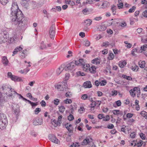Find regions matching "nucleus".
Returning <instances> with one entry per match:
<instances>
[{
  "mask_svg": "<svg viewBox=\"0 0 147 147\" xmlns=\"http://www.w3.org/2000/svg\"><path fill=\"white\" fill-rule=\"evenodd\" d=\"M47 74H48L49 77L51 76L53 73V70H51L49 71H48L47 72Z\"/></svg>",
  "mask_w": 147,
  "mask_h": 147,
  "instance_id": "e2e57ef3",
  "label": "nucleus"
},
{
  "mask_svg": "<svg viewBox=\"0 0 147 147\" xmlns=\"http://www.w3.org/2000/svg\"><path fill=\"white\" fill-rule=\"evenodd\" d=\"M100 85L101 86H104L105 85L107 84V82L105 80H103L100 82Z\"/></svg>",
  "mask_w": 147,
  "mask_h": 147,
  "instance_id": "6e6d98bb",
  "label": "nucleus"
},
{
  "mask_svg": "<svg viewBox=\"0 0 147 147\" xmlns=\"http://www.w3.org/2000/svg\"><path fill=\"white\" fill-rule=\"evenodd\" d=\"M11 11V18L13 23L15 25L18 24L19 27L24 25L25 18L22 12L18 9L16 2L13 3Z\"/></svg>",
  "mask_w": 147,
  "mask_h": 147,
  "instance_id": "f257e3e1",
  "label": "nucleus"
},
{
  "mask_svg": "<svg viewBox=\"0 0 147 147\" xmlns=\"http://www.w3.org/2000/svg\"><path fill=\"white\" fill-rule=\"evenodd\" d=\"M72 101L70 99L67 98L65 99V104H70L72 103Z\"/></svg>",
  "mask_w": 147,
  "mask_h": 147,
  "instance_id": "79ce46f5",
  "label": "nucleus"
},
{
  "mask_svg": "<svg viewBox=\"0 0 147 147\" xmlns=\"http://www.w3.org/2000/svg\"><path fill=\"white\" fill-rule=\"evenodd\" d=\"M59 103V99L56 98L54 100V103L56 105H57Z\"/></svg>",
  "mask_w": 147,
  "mask_h": 147,
  "instance_id": "864d4df0",
  "label": "nucleus"
},
{
  "mask_svg": "<svg viewBox=\"0 0 147 147\" xmlns=\"http://www.w3.org/2000/svg\"><path fill=\"white\" fill-rule=\"evenodd\" d=\"M74 119V116L71 114H70L69 115L68 117V119L69 121H72Z\"/></svg>",
  "mask_w": 147,
  "mask_h": 147,
  "instance_id": "680f3d73",
  "label": "nucleus"
},
{
  "mask_svg": "<svg viewBox=\"0 0 147 147\" xmlns=\"http://www.w3.org/2000/svg\"><path fill=\"white\" fill-rule=\"evenodd\" d=\"M140 136L142 140H144L146 138L145 135L143 133H141L140 134Z\"/></svg>",
  "mask_w": 147,
  "mask_h": 147,
  "instance_id": "338daca9",
  "label": "nucleus"
},
{
  "mask_svg": "<svg viewBox=\"0 0 147 147\" xmlns=\"http://www.w3.org/2000/svg\"><path fill=\"white\" fill-rule=\"evenodd\" d=\"M64 69V65H62L59 67L56 71V74L57 75H59Z\"/></svg>",
  "mask_w": 147,
  "mask_h": 147,
  "instance_id": "ddd939ff",
  "label": "nucleus"
},
{
  "mask_svg": "<svg viewBox=\"0 0 147 147\" xmlns=\"http://www.w3.org/2000/svg\"><path fill=\"white\" fill-rule=\"evenodd\" d=\"M42 119L41 118L38 117L34 119L33 124L35 125H41L42 123Z\"/></svg>",
  "mask_w": 147,
  "mask_h": 147,
  "instance_id": "20e7f679",
  "label": "nucleus"
},
{
  "mask_svg": "<svg viewBox=\"0 0 147 147\" xmlns=\"http://www.w3.org/2000/svg\"><path fill=\"white\" fill-rule=\"evenodd\" d=\"M18 37H10L9 38H7V41L9 44L13 43V42H16L15 41Z\"/></svg>",
  "mask_w": 147,
  "mask_h": 147,
  "instance_id": "412c9836",
  "label": "nucleus"
},
{
  "mask_svg": "<svg viewBox=\"0 0 147 147\" xmlns=\"http://www.w3.org/2000/svg\"><path fill=\"white\" fill-rule=\"evenodd\" d=\"M2 62L3 64L5 66L7 65L9 63V61L8 60L7 57L6 56H3L2 58Z\"/></svg>",
  "mask_w": 147,
  "mask_h": 147,
  "instance_id": "2eb2a0df",
  "label": "nucleus"
},
{
  "mask_svg": "<svg viewBox=\"0 0 147 147\" xmlns=\"http://www.w3.org/2000/svg\"><path fill=\"white\" fill-rule=\"evenodd\" d=\"M65 95L67 97L70 98L72 96V93L70 92H68L65 93Z\"/></svg>",
  "mask_w": 147,
  "mask_h": 147,
  "instance_id": "a18cd8bd",
  "label": "nucleus"
},
{
  "mask_svg": "<svg viewBox=\"0 0 147 147\" xmlns=\"http://www.w3.org/2000/svg\"><path fill=\"white\" fill-rule=\"evenodd\" d=\"M109 45V43L108 42H105L103 43L102 45V47H107Z\"/></svg>",
  "mask_w": 147,
  "mask_h": 147,
  "instance_id": "603ef678",
  "label": "nucleus"
},
{
  "mask_svg": "<svg viewBox=\"0 0 147 147\" xmlns=\"http://www.w3.org/2000/svg\"><path fill=\"white\" fill-rule=\"evenodd\" d=\"M65 126L70 133H73V128L71 124H66L65 125Z\"/></svg>",
  "mask_w": 147,
  "mask_h": 147,
  "instance_id": "f8f14e48",
  "label": "nucleus"
},
{
  "mask_svg": "<svg viewBox=\"0 0 147 147\" xmlns=\"http://www.w3.org/2000/svg\"><path fill=\"white\" fill-rule=\"evenodd\" d=\"M55 25H52L51 26L49 30V33L50 36H55Z\"/></svg>",
  "mask_w": 147,
  "mask_h": 147,
  "instance_id": "1a4fd4ad",
  "label": "nucleus"
},
{
  "mask_svg": "<svg viewBox=\"0 0 147 147\" xmlns=\"http://www.w3.org/2000/svg\"><path fill=\"white\" fill-rule=\"evenodd\" d=\"M76 66L74 62H72L66 65L65 67V70L66 71L72 70Z\"/></svg>",
  "mask_w": 147,
  "mask_h": 147,
  "instance_id": "7ed1b4c3",
  "label": "nucleus"
},
{
  "mask_svg": "<svg viewBox=\"0 0 147 147\" xmlns=\"http://www.w3.org/2000/svg\"><path fill=\"white\" fill-rule=\"evenodd\" d=\"M92 22V20L90 19H87L85 20L84 22L83 23V24L87 26L90 25Z\"/></svg>",
  "mask_w": 147,
  "mask_h": 147,
  "instance_id": "6ab92c4d",
  "label": "nucleus"
},
{
  "mask_svg": "<svg viewBox=\"0 0 147 147\" xmlns=\"http://www.w3.org/2000/svg\"><path fill=\"white\" fill-rule=\"evenodd\" d=\"M40 48L41 50H44L47 49V46L46 45V42L43 41L41 42Z\"/></svg>",
  "mask_w": 147,
  "mask_h": 147,
  "instance_id": "f3484780",
  "label": "nucleus"
},
{
  "mask_svg": "<svg viewBox=\"0 0 147 147\" xmlns=\"http://www.w3.org/2000/svg\"><path fill=\"white\" fill-rule=\"evenodd\" d=\"M89 11L88 9L87 8L84 9L82 11V13L84 15H87Z\"/></svg>",
  "mask_w": 147,
  "mask_h": 147,
  "instance_id": "a19ab883",
  "label": "nucleus"
},
{
  "mask_svg": "<svg viewBox=\"0 0 147 147\" xmlns=\"http://www.w3.org/2000/svg\"><path fill=\"white\" fill-rule=\"evenodd\" d=\"M7 123V120L5 115L3 114H0V129H3Z\"/></svg>",
  "mask_w": 147,
  "mask_h": 147,
  "instance_id": "f03ea898",
  "label": "nucleus"
},
{
  "mask_svg": "<svg viewBox=\"0 0 147 147\" xmlns=\"http://www.w3.org/2000/svg\"><path fill=\"white\" fill-rule=\"evenodd\" d=\"M11 79L12 80L14 81L15 82L20 81L21 80V78H20L14 75H13L12 77L11 78Z\"/></svg>",
  "mask_w": 147,
  "mask_h": 147,
  "instance_id": "393cba45",
  "label": "nucleus"
},
{
  "mask_svg": "<svg viewBox=\"0 0 147 147\" xmlns=\"http://www.w3.org/2000/svg\"><path fill=\"white\" fill-rule=\"evenodd\" d=\"M141 40L143 43H147V37H142Z\"/></svg>",
  "mask_w": 147,
  "mask_h": 147,
  "instance_id": "4d7b16f0",
  "label": "nucleus"
},
{
  "mask_svg": "<svg viewBox=\"0 0 147 147\" xmlns=\"http://www.w3.org/2000/svg\"><path fill=\"white\" fill-rule=\"evenodd\" d=\"M140 114L146 119H147V112L145 111H143L141 112Z\"/></svg>",
  "mask_w": 147,
  "mask_h": 147,
  "instance_id": "2f4dec72",
  "label": "nucleus"
},
{
  "mask_svg": "<svg viewBox=\"0 0 147 147\" xmlns=\"http://www.w3.org/2000/svg\"><path fill=\"white\" fill-rule=\"evenodd\" d=\"M82 67L84 71L88 72L89 71L90 65L89 64H86L85 65H84Z\"/></svg>",
  "mask_w": 147,
  "mask_h": 147,
  "instance_id": "5701e85b",
  "label": "nucleus"
},
{
  "mask_svg": "<svg viewBox=\"0 0 147 147\" xmlns=\"http://www.w3.org/2000/svg\"><path fill=\"white\" fill-rule=\"evenodd\" d=\"M122 77L128 80H132V78L131 77L127 76L123 74L122 75Z\"/></svg>",
  "mask_w": 147,
  "mask_h": 147,
  "instance_id": "7c9ffc66",
  "label": "nucleus"
},
{
  "mask_svg": "<svg viewBox=\"0 0 147 147\" xmlns=\"http://www.w3.org/2000/svg\"><path fill=\"white\" fill-rule=\"evenodd\" d=\"M7 41V37H0V43H4Z\"/></svg>",
  "mask_w": 147,
  "mask_h": 147,
  "instance_id": "cd10ccee",
  "label": "nucleus"
},
{
  "mask_svg": "<svg viewBox=\"0 0 147 147\" xmlns=\"http://www.w3.org/2000/svg\"><path fill=\"white\" fill-rule=\"evenodd\" d=\"M144 51V53L145 56L147 57V45L145 44L141 47L140 49V52H142L143 51Z\"/></svg>",
  "mask_w": 147,
  "mask_h": 147,
  "instance_id": "6e6552de",
  "label": "nucleus"
},
{
  "mask_svg": "<svg viewBox=\"0 0 147 147\" xmlns=\"http://www.w3.org/2000/svg\"><path fill=\"white\" fill-rule=\"evenodd\" d=\"M92 85L91 82L89 81L84 82L83 84V86L85 88H90L92 87Z\"/></svg>",
  "mask_w": 147,
  "mask_h": 147,
  "instance_id": "9d476101",
  "label": "nucleus"
},
{
  "mask_svg": "<svg viewBox=\"0 0 147 147\" xmlns=\"http://www.w3.org/2000/svg\"><path fill=\"white\" fill-rule=\"evenodd\" d=\"M20 56L21 58H24L25 57L26 55L25 53L23 52H21L20 54Z\"/></svg>",
  "mask_w": 147,
  "mask_h": 147,
  "instance_id": "de8ad7c7",
  "label": "nucleus"
},
{
  "mask_svg": "<svg viewBox=\"0 0 147 147\" xmlns=\"http://www.w3.org/2000/svg\"><path fill=\"white\" fill-rule=\"evenodd\" d=\"M111 95L113 96H115L117 94V91L116 90H114L111 92Z\"/></svg>",
  "mask_w": 147,
  "mask_h": 147,
  "instance_id": "13d9d810",
  "label": "nucleus"
},
{
  "mask_svg": "<svg viewBox=\"0 0 147 147\" xmlns=\"http://www.w3.org/2000/svg\"><path fill=\"white\" fill-rule=\"evenodd\" d=\"M126 61L124 60L119 61V65L120 67L123 68L126 65Z\"/></svg>",
  "mask_w": 147,
  "mask_h": 147,
  "instance_id": "b1692460",
  "label": "nucleus"
},
{
  "mask_svg": "<svg viewBox=\"0 0 147 147\" xmlns=\"http://www.w3.org/2000/svg\"><path fill=\"white\" fill-rule=\"evenodd\" d=\"M92 139L89 137H86V138L84 139L82 143V145H87L90 142H92Z\"/></svg>",
  "mask_w": 147,
  "mask_h": 147,
  "instance_id": "0eeeda50",
  "label": "nucleus"
},
{
  "mask_svg": "<svg viewBox=\"0 0 147 147\" xmlns=\"http://www.w3.org/2000/svg\"><path fill=\"white\" fill-rule=\"evenodd\" d=\"M117 5L118 8L119 9H120L121 8H122L123 6V3L120 2V3H119Z\"/></svg>",
  "mask_w": 147,
  "mask_h": 147,
  "instance_id": "3c124183",
  "label": "nucleus"
},
{
  "mask_svg": "<svg viewBox=\"0 0 147 147\" xmlns=\"http://www.w3.org/2000/svg\"><path fill=\"white\" fill-rule=\"evenodd\" d=\"M40 104L43 107H45L46 106V102L44 100H42L40 102Z\"/></svg>",
  "mask_w": 147,
  "mask_h": 147,
  "instance_id": "0e129e2a",
  "label": "nucleus"
},
{
  "mask_svg": "<svg viewBox=\"0 0 147 147\" xmlns=\"http://www.w3.org/2000/svg\"><path fill=\"white\" fill-rule=\"evenodd\" d=\"M12 111L16 115H18L19 113V109L16 105H14L12 106Z\"/></svg>",
  "mask_w": 147,
  "mask_h": 147,
  "instance_id": "9b49d317",
  "label": "nucleus"
},
{
  "mask_svg": "<svg viewBox=\"0 0 147 147\" xmlns=\"http://www.w3.org/2000/svg\"><path fill=\"white\" fill-rule=\"evenodd\" d=\"M49 138L51 141L55 143L58 144L59 142V140L53 135L50 134L49 136Z\"/></svg>",
  "mask_w": 147,
  "mask_h": 147,
  "instance_id": "39448f33",
  "label": "nucleus"
},
{
  "mask_svg": "<svg viewBox=\"0 0 147 147\" xmlns=\"http://www.w3.org/2000/svg\"><path fill=\"white\" fill-rule=\"evenodd\" d=\"M8 33L6 31H4L1 32L0 33V37H1V36L4 37L5 36H8Z\"/></svg>",
  "mask_w": 147,
  "mask_h": 147,
  "instance_id": "c756f323",
  "label": "nucleus"
},
{
  "mask_svg": "<svg viewBox=\"0 0 147 147\" xmlns=\"http://www.w3.org/2000/svg\"><path fill=\"white\" fill-rule=\"evenodd\" d=\"M111 10L112 11L113 14V15H115L116 13V10L117 9V6L113 5H111Z\"/></svg>",
  "mask_w": 147,
  "mask_h": 147,
  "instance_id": "a211bd4d",
  "label": "nucleus"
},
{
  "mask_svg": "<svg viewBox=\"0 0 147 147\" xmlns=\"http://www.w3.org/2000/svg\"><path fill=\"white\" fill-rule=\"evenodd\" d=\"M139 65L140 67L144 68L145 66V62L144 61H140L139 62Z\"/></svg>",
  "mask_w": 147,
  "mask_h": 147,
  "instance_id": "bb28decb",
  "label": "nucleus"
},
{
  "mask_svg": "<svg viewBox=\"0 0 147 147\" xmlns=\"http://www.w3.org/2000/svg\"><path fill=\"white\" fill-rule=\"evenodd\" d=\"M136 9V7L135 6H133L129 10L128 12L130 13L133 12Z\"/></svg>",
  "mask_w": 147,
  "mask_h": 147,
  "instance_id": "c03bdc74",
  "label": "nucleus"
},
{
  "mask_svg": "<svg viewBox=\"0 0 147 147\" xmlns=\"http://www.w3.org/2000/svg\"><path fill=\"white\" fill-rule=\"evenodd\" d=\"M29 70L30 69L28 67L23 69V72H24V74H26Z\"/></svg>",
  "mask_w": 147,
  "mask_h": 147,
  "instance_id": "69168bd1",
  "label": "nucleus"
},
{
  "mask_svg": "<svg viewBox=\"0 0 147 147\" xmlns=\"http://www.w3.org/2000/svg\"><path fill=\"white\" fill-rule=\"evenodd\" d=\"M51 123L55 127H56L57 126L60 125L59 123L55 119H52L51 120Z\"/></svg>",
  "mask_w": 147,
  "mask_h": 147,
  "instance_id": "dca6fc26",
  "label": "nucleus"
},
{
  "mask_svg": "<svg viewBox=\"0 0 147 147\" xmlns=\"http://www.w3.org/2000/svg\"><path fill=\"white\" fill-rule=\"evenodd\" d=\"M51 60L50 59H48L46 61L45 63L44 64L45 66H47L49 64L51 63Z\"/></svg>",
  "mask_w": 147,
  "mask_h": 147,
  "instance_id": "bf43d9fd",
  "label": "nucleus"
},
{
  "mask_svg": "<svg viewBox=\"0 0 147 147\" xmlns=\"http://www.w3.org/2000/svg\"><path fill=\"white\" fill-rule=\"evenodd\" d=\"M91 62L96 65L99 64L100 63V59L98 58H95Z\"/></svg>",
  "mask_w": 147,
  "mask_h": 147,
  "instance_id": "4be33fe9",
  "label": "nucleus"
},
{
  "mask_svg": "<svg viewBox=\"0 0 147 147\" xmlns=\"http://www.w3.org/2000/svg\"><path fill=\"white\" fill-rule=\"evenodd\" d=\"M88 96L86 94H84L82 95L81 98L83 100H86L88 99Z\"/></svg>",
  "mask_w": 147,
  "mask_h": 147,
  "instance_id": "5fc2aeb1",
  "label": "nucleus"
},
{
  "mask_svg": "<svg viewBox=\"0 0 147 147\" xmlns=\"http://www.w3.org/2000/svg\"><path fill=\"white\" fill-rule=\"evenodd\" d=\"M41 111V109L38 108H37L34 110V113L36 115H37Z\"/></svg>",
  "mask_w": 147,
  "mask_h": 147,
  "instance_id": "49530a36",
  "label": "nucleus"
},
{
  "mask_svg": "<svg viewBox=\"0 0 147 147\" xmlns=\"http://www.w3.org/2000/svg\"><path fill=\"white\" fill-rule=\"evenodd\" d=\"M64 107L63 106H61L59 108L60 112L63 113L64 111Z\"/></svg>",
  "mask_w": 147,
  "mask_h": 147,
  "instance_id": "052dcab7",
  "label": "nucleus"
},
{
  "mask_svg": "<svg viewBox=\"0 0 147 147\" xmlns=\"http://www.w3.org/2000/svg\"><path fill=\"white\" fill-rule=\"evenodd\" d=\"M9 0H0V2L3 5H5L9 2Z\"/></svg>",
  "mask_w": 147,
  "mask_h": 147,
  "instance_id": "f704fd0d",
  "label": "nucleus"
},
{
  "mask_svg": "<svg viewBox=\"0 0 147 147\" xmlns=\"http://www.w3.org/2000/svg\"><path fill=\"white\" fill-rule=\"evenodd\" d=\"M8 92H9V93L11 92L12 95L15 96L16 95V94H17V93L14 90L12 89L11 88L9 90V91H8Z\"/></svg>",
  "mask_w": 147,
  "mask_h": 147,
  "instance_id": "c9c22d12",
  "label": "nucleus"
},
{
  "mask_svg": "<svg viewBox=\"0 0 147 147\" xmlns=\"http://www.w3.org/2000/svg\"><path fill=\"white\" fill-rule=\"evenodd\" d=\"M68 55L66 56V57L69 58L72 56V52L71 51H69L68 52Z\"/></svg>",
  "mask_w": 147,
  "mask_h": 147,
  "instance_id": "09e8293b",
  "label": "nucleus"
},
{
  "mask_svg": "<svg viewBox=\"0 0 147 147\" xmlns=\"http://www.w3.org/2000/svg\"><path fill=\"white\" fill-rule=\"evenodd\" d=\"M80 146V144L79 142H74L70 146V147L71 146L72 147H79Z\"/></svg>",
  "mask_w": 147,
  "mask_h": 147,
  "instance_id": "473e14b6",
  "label": "nucleus"
},
{
  "mask_svg": "<svg viewBox=\"0 0 147 147\" xmlns=\"http://www.w3.org/2000/svg\"><path fill=\"white\" fill-rule=\"evenodd\" d=\"M5 102V100L2 96V94H0V106H2Z\"/></svg>",
  "mask_w": 147,
  "mask_h": 147,
  "instance_id": "c85d7f7f",
  "label": "nucleus"
},
{
  "mask_svg": "<svg viewBox=\"0 0 147 147\" xmlns=\"http://www.w3.org/2000/svg\"><path fill=\"white\" fill-rule=\"evenodd\" d=\"M84 45L85 46L89 47L90 45V42L88 40H84Z\"/></svg>",
  "mask_w": 147,
  "mask_h": 147,
  "instance_id": "58836bf2",
  "label": "nucleus"
},
{
  "mask_svg": "<svg viewBox=\"0 0 147 147\" xmlns=\"http://www.w3.org/2000/svg\"><path fill=\"white\" fill-rule=\"evenodd\" d=\"M114 57V55L113 53H111L109 55V59L110 60H112Z\"/></svg>",
  "mask_w": 147,
  "mask_h": 147,
  "instance_id": "8fccbe9b",
  "label": "nucleus"
},
{
  "mask_svg": "<svg viewBox=\"0 0 147 147\" xmlns=\"http://www.w3.org/2000/svg\"><path fill=\"white\" fill-rule=\"evenodd\" d=\"M89 71L92 74H95L96 72V68L94 66H92L89 67Z\"/></svg>",
  "mask_w": 147,
  "mask_h": 147,
  "instance_id": "aec40b11",
  "label": "nucleus"
},
{
  "mask_svg": "<svg viewBox=\"0 0 147 147\" xmlns=\"http://www.w3.org/2000/svg\"><path fill=\"white\" fill-rule=\"evenodd\" d=\"M64 82H62L59 83L58 84L55 85V87L59 91H63L64 90Z\"/></svg>",
  "mask_w": 147,
  "mask_h": 147,
  "instance_id": "423d86ee",
  "label": "nucleus"
},
{
  "mask_svg": "<svg viewBox=\"0 0 147 147\" xmlns=\"http://www.w3.org/2000/svg\"><path fill=\"white\" fill-rule=\"evenodd\" d=\"M79 61L80 62V66L82 67L84 65L86 64L84 62V59H79Z\"/></svg>",
  "mask_w": 147,
  "mask_h": 147,
  "instance_id": "e433bc0d",
  "label": "nucleus"
},
{
  "mask_svg": "<svg viewBox=\"0 0 147 147\" xmlns=\"http://www.w3.org/2000/svg\"><path fill=\"white\" fill-rule=\"evenodd\" d=\"M70 77V75L69 73L66 74L65 75V82L68 80Z\"/></svg>",
  "mask_w": 147,
  "mask_h": 147,
  "instance_id": "37998d69",
  "label": "nucleus"
},
{
  "mask_svg": "<svg viewBox=\"0 0 147 147\" xmlns=\"http://www.w3.org/2000/svg\"><path fill=\"white\" fill-rule=\"evenodd\" d=\"M143 144V141L142 140H140L136 144V145L137 146V147H140L142 146Z\"/></svg>",
  "mask_w": 147,
  "mask_h": 147,
  "instance_id": "ea45409f",
  "label": "nucleus"
},
{
  "mask_svg": "<svg viewBox=\"0 0 147 147\" xmlns=\"http://www.w3.org/2000/svg\"><path fill=\"white\" fill-rule=\"evenodd\" d=\"M138 66L136 65H135L134 66H132L131 67V69L134 71H137L138 70Z\"/></svg>",
  "mask_w": 147,
  "mask_h": 147,
  "instance_id": "72a5a7b5",
  "label": "nucleus"
},
{
  "mask_svg": "<svg viewBox=\"0 0 147 147\" xmlns=\"http://www.w3.org/2000/svg\"><path fill=\"white\" fill-rule=\"evenodd\" d=\"M142 15L144 17L147 18V10L144 11L142 13Z\"/></svg>",
  "mask_w": 147,
  "mask_h": 147,
  "instance_id": "774afa93",
  "label": "nucleus"
},
{
  "mask_svg": "<svg viewBox=\"0 0 147 147\" xmlns=\"http://www.w3.org/2000/svg\"><path fill=\"white\" fill-rule=\"evenodd\" d=\"M65 3L66 4H69L72 6H73L75 4L74 2L71 0H65Z\"/></svg>",
  "mask_w": 147,
  "mask_h": 147,
  "instance_id": "a878e982",
  "label": "nucleus"
},
{
  "mask_svg": "<svg viewBox=\"0 0 147 147\" xmlns=\"http://www.w3.org/2000/svg\"><path fill=\"white\" fill-rule=\"evenodd\" d=\"M22 47L20 46L19 47H16L13 52L12 56H14L16 54H17L18 51H20L22 50Z\"/></svg>",
  "mask_w": 147,
  "mask_h": 147,
  "instance_id": "4468645a",
  "label": "nucleus"
},
{
  "mask_svg": "<svg viewBox=\"0 0 147 147\" xmlns=\"http://www.w3.org/2000/svg\"><path fill=\"white\" fill-rule=\"evenodd\" d=\"M129 92L131 95L133 97H134L135 96L136 92H135L134 91H133L132 89H131L129 90Z\"/></svg>",
  "mask_w": 147,
  "mask_h": 147,
  "instance_id": "4c0bfd02",
  "label": "nucleus"
}]
</instances>
